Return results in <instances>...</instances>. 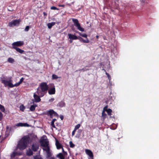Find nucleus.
<instances>
[{
  "instance_id": "obj_1",
  "label": "nucleus",
  "mask_w": 159,
  "mask_h": 159,
  "mask_svg": "<svg viewBox=\"0 0 159 159\" xmlns=\"http://www.w3.org/2000/svg\"><path fill=\"white\" fill-rule=\"evenodd\" d=\"M30 138L28 136L23 137L20 141L17 146V148L20 150H24L26 148L29 143Z\"/></svg>"
},
{
  "instance_id": "obj_2",
  "label": "nucleus",
  "mask_w": 159,
  "mask_h": 159,
  "mask_svg": "<svg viewBox=\"0 0 159 159\" xmlns=\"http://www.w3.org/2000/svg\"><path fill=\"white\" fill-rule=\"evenodd\" d=\"M72 21L74 23V25L77 28L78 30L81 32L84 31V29L81 26L80 24L77 19H73Z\"/></svg>"
},
{
  "instance_id": "obj_3",
  "label": "nucleus",
  "mask_w": 159,
  "mask_h": 159,
  "mask_svg": "<svg viewBox=\"0 0 159 159\" xmlns=\"http://www.w3.org/2000/svg\"><path fill=\"white\" fill-rule=\"evenodd\" d=\"M2 82L5 86H8L11 88L15 86V84L14 85L12 84L11 79L3 80H2Z\"/></svg>"
},
{
  "instance_id": "obj_4",
  "label": "nucleus",
  "mask_w": 159,
  "mask_h": 159,
  "mask_svg": "<svg viewBox=\"0 0 159 159\" xmlns=\"http://www.w3.org/2000/svg\"><path fill=\"white\" fill-rule=\"evenodd\" d=\"M20 19L12 20L8 24V26L10 27H13L15 26H18L20 22Z\"/></svg>"
},
{
  "instance_id": "obj_5",
  "label": "nucleus",
  "mask_w": 159,
  "mask_h": 159,
  "mask_svg": "<svg viewBox=\"0 0 159 159\" xmlns=\"http://www.w3.org/2000/svg\"><path fill=\"white\" fill-rule=\"evenodd\" d=\"M43 149L44 154H45L47 157H49L52 155V151L50 149L49 147H46L45 148H43Z\"/></svg>"
},
{
  "instance_id": "obj_6",
  "label": "nucleus",
  "mask_w": 159,
  "mask_h": 159,
  "mask_svg": "<svg viewBox=\"0 0 159 159\" xmlns=\"http://www.w3.org/2000/svg\"><path fill=\"white\" fill-rule=\"evenodd\" d=\"M41 145L45 148L46 147H49L48 146V142L47 138L41 139L40 141Z\"/></svg>"
},
{
  "instance_id": "obj_7",
  "label": "nucleus",
  "mask_w": 159,
  "mask_h": 159,
  "mask_svg": "<svg viewBox=\"0 0 159 159\" xmlns=\"http://www.w3.org/2000/svg\"><path fill=\"white\" fill-rule=\"evenodd\" d=\"M43 92H45L48 89V87L47 84L45 83H42L40 85L39 87Z\"/></svg>"
},
{
  "instance_id": "obj_8",
  "label": "nucleus",
  "mask_w": 159,
  "mask_h": 159,
  "mask_svg": "<svg viewBox=\"0 0 159 159\" xmlns=\"http://www.w3.org/2000/svg\"><path fill=\"white\" fill-rule=\"evenodd\" d=\"M24 44V42L22 41H19L15 42L12 44V48L14 47H20L22 46Z\"/></svg>"
},
{
  "instance_id": "obj_9",
  "label": "nucleus",
  "mask_w": 159,
  "mask_h": 159,
  "mask_svg": "<svg viewBox=\"0 0 159 159\" xmlns=\"http://www.w3.org/2000/svg\"><path fill=\"white\" fill-rule=\"evenodd\" d=\"M35 93L40 97H43L45 93V92L42 90L39 87L37 89V91Z\"/></svg>"
},
{
  "instance_id": "obj_10",
  "label": "nucleus",
  "mask_w": 159,
  "mask_h": 159,
  "mask_svg": "<svg viewBox=\"0 0 159 159\" xmlns=\"http://www.w3.org/2000/svg\"><path fill=\"white\" fill-rule=\"evenodd\" d=\"M86 153L88 155L89 158V159H93V156L92 152L89 149H86L85 150Z\"/></svg>"
},
{
  "instance_id": "obj_11",
  "label": "nucleus",
  "mask_w": 159,
  "mask_h": 159,
  "mask_svg": "<svg viewBox=\"0 0 159 159\" xmlns=\"http://www.w3.org/2000/svg\"><path fill=\"white\" fill-rule=\"evenodd\" d=\"M16 149L14 151L12 152V153L11 155V159H14L15 157L18 155H20L22 154V153L21 152H18L16 151Z\"/></svg>"
},
{
  "instance_id": "obj_12",
  "label": "nucleus",
  "mask_w": 159,
  "mask_h": 159,
  "mask_svg": "<svg viewBox=\"0 0 159 159\" xmlns=\"http://www.w3.org/2000/svg\"><path fill=\"white\" fill-rule=\"evenodd\" d=\"M29 125L27 123H19L15 125L16 127H29Z\"/></svg>"
},
{
  "instance_id": "obj_13",
  "label": "nucleus",
  "mask_w": 159,
  "mask_h": 159,
  "mask_svg": "<svg viewBox=\"0 0 159 159\" xmlns=\"http://www.w3.org/2000/svg\"><path fill=\"white\" fill-rule=\"evenodd\" d=\"M69 38L71 40H76L78 39V37L75 35L72 34H68Z\"/></svg>"
},
{
  "instance_id": "obj_14",
  "label": "nucleus",
  "mask_w": 159,
  "mask_h": 159,
  "mask_svg": "<svg viewBox=\"0 0 159 159\" xmlns=\"http://www.w3.org/2000/svg\"><path fill=\"white\" fill-rule=\"evenodd\" d=\"M34 97L35 102H38L40 101L41 99L40 98V97L36 94V93H34Z\"/></svg>"
},
{
  "instance_id": "obj_15",
  "label": "nucleus",
  "mask_w": 159,
  "mask_h": 159,
  "mask_svg": "<svg viewBox=\"0 0 159 159\" xmlns=\"http://www.w3.org/2000/svg\"><path fill=\"white\" fill-rule=\"evenodd\" d=\"M48 93L50 95L55 94V89L54 86L50 89L48 91Z\"/></svg>"
},
{
  "instance_id": "obj_16",
  "label": "nucleus",
  "mask_w": 159,
  "mask_h": 159,
  "mask_svg": "<svg viewBox=\"0 0 159 159\" xmlns=\"http://www.w3.org/2000/svg\"><path fill=\"white\" fill-rule=\"evenodd\" d=\"M56 145L57 149H60L62 148V146L61 144L59 142L57 139H56Z\"/></svg>"
},
{
  "instance_id": "obj_17",
  "label": "nucleus",
  "mask_w": 159,
  "mask_h": 159,
  "mask_svg": "<svg viewBox=\"0 0 159 159\" xmlns=\"http://www.w3.org/2000/svg\"><path fill=\"white\" fill-rule=\"evenodd\" d=\"M32 149L34 151H36L39 148V146L38 145L35 144H33L32 146Z\"/></svg>"
},
{
  "instance_id": "obj_18",
  "label": "nucleus",
  "mask_w": 159,
  "mask_h": 159,
  "mask_svg": "<svg viewBox=\"0 0 159 159\" xmlns=\"http://www.w3.org/2000/svg\"><path fill=\"white\" fill-rule=\"evenodd\" d=\"M56 24V23L54 22H52L51 23H48L47 24V26L49 29H51L52 27L54 26Z\"/></svg>"
},
{
  "instance_id": "obj_19",
  "label": "nucleus",
  "mask_w": 159,
  "mask_h": 159,
  "mask_svg": "<svg viewBox=\"0 0 159 159\" xmlns=\"http://www.w3.org/2000/svg\"><path fill=\"white\" fill-rule=\"evenodd\" d=\"M13 48L15 49L17 52L20 53H22L24 52V50H21L18 47H14Z\"/></svg>"
},
{
  "instance_id": "obj_20",
  "label": "nucleus",
  "mask_w": 159,
  "mask_h": 159,
  "mask_svg": "<svg viewBox=\"0 0 159 159\" xmlns=\"http://www.w3.org/2000/svg\"><path fill=\"white\" fill-rule=\"evenodd\" d=\"M104 110L105 111H106L109 115H111V113L112 112V110L111 109H107V107H105L104 108Z\"/></svg>"
},
{
  "instance_id": "obj_21",
  "label": "nucleus",
  "mask_w": 159,
  "mask_h": 159,
  "mask_svg": "<svg viewBox=\"0 0 159 159\" xmlns=\"http://www.w3.org/2000/svg\"><path fill=\"white\" fill-rule=\"evenodd\" d=\"M65 104L64 101H61L59 102L57 104V105L60 107H62L65 106Z\"/></svg>"
},
{
  "instance_id": "obj_22",
  "label": "nucleus",
  "mask_w": 159,
  "mask_h": 159,
  "mask_svg": "<svg viewBox=\"0 0 159 159\" xmlns=\"http://www.w3.org/2000/svg\"><path fill=\"white\" fill-rule=\"evenodd\" d=\"M24 80V78H22L20 80V81L19 82L15 84V86L16 87H17Z\"/></svg>"
},
{
  "instance_id": "obj_23",
  "label": "nucleus",
  "mask_w": 159,
  "mask_h": 159,
  "mask_svg": "<svg viewBox=\"0 0 159 159\" xmlns=\"http://www.w3.org/2000/svg\"><path fill=\"white\" fill-rule=\"evenodd\" d=\"M76 33H78L80 36H81L82 37L87 38V35L85 34H82L81 33L79 32L78 31H76Z\"/></svg>"
},
{
  "instance_id": "obj_24",
  "label": "nucleus",
  "mask_w": 159,
  "mask_h": 159,
  "mask_svg": "<svg viewBox=\"0 0 159 159\" xmlns=\"http://www.w3.org/2000/svg\"><path fill=\"white\" fill-rule=\"evenodd\" d=\"M49 113L51 117H52V116L53 115H55L56 114V113L53 110H50L49 111Z\"/></svg>"
},
{
  "instance_id": "obj_25",
  "label": "nucleus",
  "mask_w": 159,
  "mask_h": 159,
  "mask_svg": "<svg viewBox=\"0 0 159 159\" xmlns=\"http://www.w3.org/2000/svg\"><path fill=\"white\" fill-rule=\"evenodd\" d=\"M60 159H64L65 158L63 155L61 153H59L57 156Z\"/></svg>"
},
{
  "instance_id": "obj_26",
  "label": "nucleus",
  "mask_w": 159,
  "mask_h": 159,
  "mask_svg": "<svg viewBox=\"0 0 159 159\" xmlns=\"http://www.w3.org/2000/svg\"><path fill=\"white\" fill-rule=\"evenodd\" d=\"M26 153L28 155L30 156L32 154L33 152L31 149H29L27 150Z\"/></svg>"
},
{
  "instance_id": "obj_27",
  "label": "nucleus",
  "mask_w": 159,
  "mask_h": 159,
  "mask_svg": "<svg viewBox=\"0 0 159 159\" xmlns=\"http://www.w3.org/2000/svg\"><path fill=\"white\" fill-rule=\"evenodd\" d=\"M14 61V60L13 58L11 57L9 58L7 60V61L10 63H13Z\"/></svg>"
},
{
  "instance_id": "obj_28",
  "label": "nucleus",
  "mask_w": 159,
  "mask_h": 159,
  "mask_svg": "<svg viewBox=\"0 0 159 159\" xmlns=\"http://www.w3.org/2000/svg\"><path fill=\"white\" fill-rule=\"evenodd\" d=\"M36 107V105H33L31 106L30 108V110L32 111H34L35 109V107Z\"/></svg>"
},
{
  "instance_id": "obj_29",
  "label": "nucleus",
  "mask_w": 159,
  "mask_h": 159,
  "mask_svg": "<svg viewBox=\"0 0 159 159\" xmlns=\"http://www.w3.org/2000/svg\"><path fill=\"white\" fill-rule=\"evenodd\" d=\"M54 100L55 99L54 98H51L50 99H49L48 101L47 102V103H52Z\"/></svg>"
},
{
  "instance_id": "obj_30",
  "label": "nucleus",
  "mask_w": 159,
  "mask_h": 159,
  "mask_svg": "<svg viewBox=\"0 0 159 159\" xmlns=\"http://www.w3.org/2000/svg\"><path fill=\"white\" fill-rule=\"evenodd\" d=\"M56 120V119H53L51 122V125L53 127L55 128L54 123Z\"/></svg>"
},
{
  "instance_id": "obj_31",
  "label": "nucleus",
  "mask_w": 159,
  "mask_h": 159,
  "mask_svg": "<svg viewBox=\"0 0 159 159\" xmlns=\"http://www.w3.org/2000/svg\"><path fill=\"white\" fill-rule=\"evenodd\" d=\"M0 110L3 112L5 111V109L4 107L1 104H0Z\"/></svg>"
},
{
  "instance_id": "obj_32",
  "label": "nucleus",
  "mask_w": 159,
  "mask_h": 159,
  "mask_svg": "<svg viewBox=\"0 0 159 159\" xmlns=\"http://www.w3.org/2000/svg\"><path fill=\"white\" fill-rule=\"evenodd\" d=\"M25 108V107L22 105H20V110L22 111H23L24 110Z\"/></svg>"
},
{
  "instance_id": "obj_33",
  "label": "nucleus",
  "mask_w": 159,
  "mask_h": 159,
  "mask_svg": "<svg viewBox=\"0 0 159 159\" xmlns=\"http://www.w3.org/2000/svg\"><path fill=\"white\" fill-rule=\"evenodd\" d=\"M80 126V124H78V125H76V126H75L74 129L76 130L77 129H78Z\"/></svg>"
},
{
  "instance_id": "obj_34",
  "label": "nucleus",
  "mask_w": 159,
  "mask_h": 159,
  "mask_svg": "<svg viewBox=\"0 0 159 159\" xmlns=\"http://www.w3.org/2000/svg\"><path fill=\"white\" fill-rule=\"evenodd\" d=\"M69 144L70 147L71 148H73L75 146V145L74 144H73L72 142L71 141L69 142Z\"/></svg>"
},
{
  "instance_id": "obj_35",
  "label": "nucleus",
  "mask_w": 159,
  "mask_h": 159,
  "mask_svg": "<svg viewBox=\"0 0 159 159\" xmlns=\"http://www.w3.org/2000/svg\"><path fill=\"white\" fill-rule=\"evenodd\" d=\"M86 38V39H84L83 43H88L89 42V40L88 39L87 37Z\"/></svg>"
},
{
  "instance_id": "obj_36",
  "label": "nucleus",
  "mask_w": 159,
  "mask_h": 159,
  "mask_svg": "<svg viewBox=\"0 0 159 159\" xmlns=\"http://www.w3.org/2000/svg\"><path fill=\"white\" fill-rule=\"evenodd\" d=\"M58 78V77L56 75H55V74H53L52 75V79H57Z\"/></svg>"
},
{
  "instance_id": "obj_37",
  "label": "nucleus",
  "mask_w": 159,
  "mask_h": 159,
  "mask_svg": "<svg viewBox=\"0 0 159 159\" xmlns=\"http://www.w3.org/2000/svg\"><path fill=\"white\" fill-rule=\"evenodd\" d=\"M106 74L107 75V77H108V79L109 80V83H110V80H111V76H110V75H109L107 73V72H106Z\"/></svg>"
},
{
  "instance_id": "obj_38",
  "label": "nucleus",
  "mask_w": 159,
  "mask_h": 159,
  "mask_svg": "<svg viewBox=\"0 0 159 159\" xmlns=\"http://www.w3.org/2000/svg\"><path fill=\"white\" fill-rule=\"evenodd\" d=\"M29 28H30L29 26H27L25 27V28L24 30L25 31H26V32L28 31L29 30Z\"/></svg>"
},
{
  "instance_id": "obj_39",
  "label": "nucleus",
  "mask_w": 159,
  "mask_h": 159,
  "mask_svg": "<svg viewBox=\"0 0 159 159\" xmlns=\"http://www.w3.org/2000/svg\"><path fill=\"white\" fill-rule=\"evenodd\" d=\"M51 9L52 10H58L59 9L57 8L56 7L54 6H52L51 7Z\"/></svg>"
},
{
  "instance_id": "obj_40",
  "label": "nucleus",
  "mask_w": 159,
  "mask_h": 159,
  "mask_svg": "<svg viewBox=\"0 0 159 159\" xmlns=\"http://www.w3.org/2000/svg\"><path fill=\"white\" fill-rule=\"evenodd\" d=\"M78 39H79L80 41L82 42H83V40L84 39L82 38H81L80 37H78Z\"/></svg>"
},
{
  "instance_id": "obj_41",
  "label": "nucleus",
  "mask_w": 159,
  "mask_h": 159,
  "mask_svg": "<svg viewBox=\"0 0 159 159\" xmlns=\"http://www.w3.org/2000/svg\"><path fill=\"white\" fill-rule=\"evenodd\" d=\"M106 116V114L105 113V111L103 110L102 113V116L105 117Z\"/></svg>"
},
{
  "instance_id": "obj_42",
  "label": "nucleus",
  "mask_w": 159,
  "mask_h": 159,
  "mask_svg": "<svg viewBox=\"0 0 159 159\" xmlns=\"http://www.w3.org/2000/svg\"><path fill=\"white\" fill-rule=\"evenodd\" d=\"M3 115L1 112H0V121L1 120L2 118Z\"/></svg>"
},
{
  "instance_id": "obj_43",
  "label": "nucleus",
  "mask_w": 159,
  "mask_h": 159,
  "mask_svg": "<svg viewBox=\"0 0 159 159\" xmlns=\"http://www.w3.org/2000/svg\"><path fill=\"white\" fill-rule=\"evenodd\" d=\"M34 159H42V158L40 156H37L34 158Z\"/></svg>"
},
{
  "instance_id": "obj_44",
  "label": "nucleus",
  "mask_w": 159,
  "mask_h": 159,
  "mask_svg": "<svg viewBox=\"0 0 159 159\" xmlns=\"http://www.w3.org/2000/svg\"><path fill=\"white\" fill-rule=\"evenodd\" d=\"M76 131V130L74 129V130H73L72 133V136H73L75 135Z\"/></svg>"
},
{
  "instance_id": "obj_45",
  "label": "nucleus",
  "mask_w": 159,
  "mask_h": 159,
  "mask_svg": "<svg viewBox=\"0 0 159 159\" xmlns=\"http://www.w3.org/2000/svg\"><path fill=\"white\" fill-rule=\"evenodd\" d=\"M130 6H131V5L130 4H128L126 6V8H127V9H129V7H130H130Z\"/></svg>"
},
{
  "instance_id": "obj_46",
  "label": "nucleus",
  "mask_w": 159,
  "mask_h": 159,
  "mask_svg": "<svg viewBox=\"0 0 159 159\" xmlns=\"http://www.w3.org/2000/svg\"><path fill=\"white\" fill-rule=\"evenodd\" d=\"M113 53L115 55H117L118 54V52H116L115 50H114L113 52Z\"/></svg>"
},
{
  "instance_id": "obj_47",
  "label": "nucleus",
  "mask_w": 159,
  "mask_h": 159,
  "mask_svg": "<svg viewBox=\"0 0 159 159\" xmlns=\"http://www.w3.org/2000/svg\"><path fill=\"white\" fill-rule=\"evenodd\" d=\"M102 65H103V66H104V67H103V68H102V70H104V69L106 68V67L105 66H104L103 65L102 63H101V66H102Z\"/></svg>"
},
{
  "instance_id": "obj_48",
  "label": "nucleus",
  "mask_w": 159,
  "mask_h": 159,
  "mask_svg": "<svg viewBox=\"0 0 159 159\" xmlns=\"http://www.w3.org/2000/svg\"><path fill=\"white\" fill-rule=\"evenodd\" d=\"M60 118L61 119V120H62L63 119V116H60Z\"/></svg>"
},
{
  "instance_id": "obj_49",
  "label": "nucleus",
  "mask_w": 159,
  "mask_h": 159,
  "mask_svg": "<svg viewBox=\"0 0 159 159\" xmlns=\"http://www.w3.org/2000/svg\"><path fill=\"white\" fill-rule=\"evenodd\" d=\"M141 3H142V4H143V3H145V1L144 0H142V1H141Z\"/></svg>"
},
{
  "instance_id": "obj_50",
  "label": "nucleus",
  "mask_w": 159,
  "mask_h": 159,
  "mask_svg": "<svg viewBox=\"0 0 159 159\" xmlns=\"http://www.w3.org/2000/svg\"><path fill=\"white\" fill-rule=\"evenodd\" d=\"M43 14L44 16H46L47 15V14L45 12H43Z\"/></svg>"
},
{
  "instance_id": "obj_51",
  "label": "nucleus",
  "mask_w": 159,
  "mask_h": 159,
  "mask_svg": "<svg viewBox=\"0 0 159 159\" xmlns=\"http://www.w3.org/2000/svg\"><path fill=\"white\" fill-rule=\"evenodd\" d=\"M78 131L80 133H81L82 131V130L81 129H79L78 130Z\"/></svg>"
},
{
  "instance_id": "obj_52",
  "label": "nucleus",
  "mask_w": 159,
  "mask_h": 159,
  "mask_svg": "<svg viewBox=\"0 0 159 159\" xmlns=\"http://www.w3.org/2000/svg\"><path fill=\"white\" fill-rule=\"evenodd\" d=\"M49 159H55V158L54 157H52L50 158Z\"/></svg>"
},
{
  "instance_id": "obj_53",
  "label": "nucleus",
  "mask_w": 159,
  "mask_h": 159,
  "mask_svg": "<svg viewBox=\"0 0 159 159\" xmlns=\"http://www.w3.org/2000/svg\"><path fill=\"white\" fill-rule=\"evenodd\" d=\"M59 6L61 7H63L64 6V5H60Z\"/></svg>"
},
{
  "instance_id": "obj_54",
  "label": "nucleus",
  "mask_w": 159,
  "mask_h": 159,
  "mask_svg": "<svg viewBox=\"0 0 159 159\" xmlns=\"http://www.w3.org/2000/svg\"><path fill=\"white\" fill-rule=\"evenodd\" d=\"M96 37L97 39H98V37H99V36H98V35H97V36H96Z\"/></svg>"
},
{
  "instance_id": "obj_55",
  "label": "nucleus",
  "mask_w": 159,
  "mask_h": 159,
  "mask_svg": "<svg viewBox=\"0 0 159 159\" xmlns=\"http://www.w3.org/2000/svg\"><path fill=\"white\" fill-rule=\"evenodd\" d=\"M72 40H70V43H71L72 42Z\"/></svg>"
},
{
  "instance_id": "obj_56",
  "label": "nucleus",
  "mask_w": 159,
  "mask_h": 159,
  "mask_svg": "<svg viewBox=\"0 0 159 159\" xmlns=\"http://www.w3.org/2000/svg\"><path fill=\"white\" fill-rule=\"evenodd\" d=\"M8 11H12V10H9V9H8Z\"/></svg>"
},
{
  "instance_id": "obj_57",
  "label": "nucleus",
  "mask_w": 159,
  "mask_h": 159,
  "mask_svg": "<svg viewBox=\"0 0 159 159\" xmlns=\"http://www.w3.org/2000/svg\"><path fill=\"white\" fill-rule=\"evenodd\" d=\"M115 50L117 52V50L116 49H115Z\"/></svg>"
}]
</instances>
